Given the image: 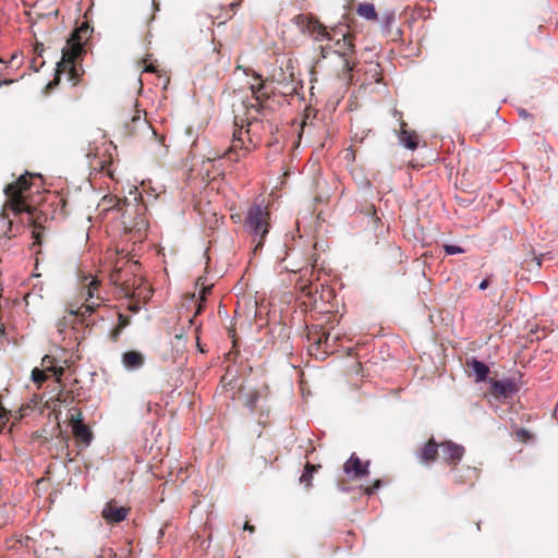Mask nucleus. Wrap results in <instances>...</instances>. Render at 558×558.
Here are the masks:
<instances>
[{
    "label": "nucleus",
    "mask_w": 558,
    "mask_h": 558,
    "mask_svg": "<svg viewBox=\"0 0 558 558\" xmlns=\"http://www.w3.org/2000/svg\"><path fill=\"white\" fill-rule=\"evenodd\" d=\"M242 3L243 0H233L230 4L220 8L219 13L211 14V16L215 21H219L218 25H222L235 15Z\"/></svg>",
    "instance_id": "obj_18"
},
{
    "label": "nucleus",
    "mask_w": 558,
    "mask_h": 558,
    "mask_svg": "<svg viewBox=\"0 0 558 558\" xmlns=\"http://www.w3.org/2000/svg\"><path fill=\"white\" fill-rule=\"evenodd\" d=\"M356 12L360 16L365 17L366 20H377V12L373 3H360L356 9Z\"/></svg>",
    "instance_id": "obj_26"
},
{
    "label": "nucleus",
    "mask_w": 558,
    "mask_h": 558,
    "mask_svg": "<svg viewBox=\"0 0 558 558\" xmlns=\"http://www.w3.org/2000/svg\"><path fill=\"white\" fill-rule=\"evenodd\" d=\"M489 284H490V280H489V278H486V279H484V280L480 283L478 288H480L481 290H485V289H487V288H488V286H489Z\"/></svg>",
    "instance_id": "obj_36"
},
{
    "label": "nucleus",
    "mask_w": 558,
    "mask_h": 558,
    "mask_svg": "<svg viewBox=\"0 0 558 558\" xmlns=\"http://www.w3.org/2000/svg\"><path fill=\"white\" fill-rule=\"evenodd\" d=\"M439 449L441 451L440 458L442 462L450 465L451 468L457 466L465 452L463 446L458 445L451 440L440 442Z\"/></svg>",
    "instance_id": "obj_10"
},
{
    "label": "nucleus",
    "mask_w": 558,
    "mask_h": 558,
    "mask_svg": "<svg viewBox=\"0 0 558 558\" xmlns=\"http://www.w3.org/2000/svg\"><path fill=\"white\" fill-rule=\"evenodd\" d=\"M369 462L363 463L361 459L353 453L349 460L344 463L343 470L348 475L353 477H362L368 475Z\"/></svg>",
    "instance_id": "obj_14"
},
{
    "label": "nucleus",
    "mask_w": 558,
    "mask_h": 558,
    "mask_svg": "<svg viewBox=\"0 0 558 558\" xmlns=\"http://www.w3.org/2000/svg\"><path fill=\"white\" fill-rule=\"evenodd\" d=\"M469 367L473 371L475 375V380L477 383L486 380L489 367L482 361H478L476 359H472L471 362L468 363Z\"/></svg>",
    "instance_id": "obj_23"
},
{
    "label": "nucleus",
    "mask_w": 558,
    "mask_h": 558,
    "mask_svg": "<svg viewBox=\"0 0 558 558\" xmlns=\"http://www.w3.org/2000/svg\"><path fill=\"white\" fill-rule=\"evenodd\" d=\"M324 331L325 329L318 325H313L308 328L307 339L310 341V351L316 356L319 355V350L322 348V337H325Z\"/></svg>",
    "instance_id": "obj_19"
},
{
    "label": "nucleus",
    "mask_w": 558,
    "mask_h": 558,
    "mask_svg": "<svg viewBox=\"0 0 558 558\" xmlns=\"http://www.w3.org/2000/svg\"><path fill=\"white\" fill-rule=\"evenodd\" d=\"M306 119H307V116H305V117H304V119H303V121H302V123H301L302 129H303V128H304V125L306 124Z\"/></svg>",
    "instance_id": "obj_40"
},
{
    "label": "nucleus",
    "mask_w": 558,
    "mask_h": 558,
    "mask_svg": "<svg viewBox=\"0 0 558 558\" xmlns=\"http://www.w3.org/2000/svg\"><path fill=\"white\" fill-rule=\"evenodd\" d=\"M0 62H3L1 58H0Z\"/></svg>",
    "instance_id": "obj_42"
},
{
    "label": "nucleus",
    "mask_w": 558,
    "mask_h": 558,
    "mask_svg": "<svg viewBox=\"0 0 558 558\" xmlns=\"http://www.w3.org/2000/svg\"><path fill=\"white\" fill-rule=\"evenodd\" d=\"M130 512V508L128 507H120L114 500H111L106 504V506L102 509V518L108 523H120L123 520L126 519L128 514Z\"/></svg>",
    "instance_id": "obj_12"
},
{
    "label": "nucleus",
    "mask_w": 558,
    "mask_h": 558,
    "mask_svg": "<svg viewBox=\"0 0 558 558\" xmlns=\"http://www.w3.org/2000/svg\"><path fill=\"white\" fill-rule=\"evenodd\" d=\"M136 193L132 201H123L121 207V220L124 231L134 234V240L140 241L148 228V220L146 218V206L138 201Z\"/></svg>",
    "instance_id": "obj_3"
},
{
    "label": "nucleus",
    "mask_w": 558,
    "mask_h": 558,
    "mask_svg": "<svg viewBox=\"0 0 558 558\" xmlns=\"http://www.w3.org/2000/svg\"><path fill=\"white\" fill-rule=\"evenodd\" d=\"M259 400V392L256 389L250 390L244 395V405L250 410L254 411Z\"/></svg>",
    "instance_id": "obj_29"
},
{
    "label": "nucleus",
    "mask_w": 558,
    "mask_h": 558,
    "mask_svg": "<svg viewBox=\"0 0 558 558\" xmlns=\"http://www.w3.org/2000/svg\"><path fill=\"white\" fill-rule=\"evenodd\" d=\"M318 468H320V465H315L307 462L305 465V471L300 477V482L304 484L306 487H311L313 473L316 472Z\"/></svg>",
    "instance_id": "obj_28"
},
{
    "label": "nucleus",
    "mask_w": 558,
    "mask_h": 558,
    "mask_svg": "<svg viewBox=\"0 0 558 558\" xmlns=\"http://www.w3.org/2000/svg\"><path fill=\"white\" fill-rule=\"evenodd\" d=\"M336 46L338 49L332 50L331 47L319 46L320 58L316 60V65L322 66L323 59L333 57L340 64V69L337 72L339 77L351 76V72L355 66V62L350 59V54L354 53L353 36L351 34H344L342 40H337Z\"/></svg>",
    "instance_id": "obj_4"
},
{
    "label": "nucleus",
    "mask_w": 558,
    "mask_h": 558,
    "mask_svg": "<svg viewBox=\"0 0 558 558\" xmlns=\"http://www.w3.org/2000/svg\"><path fill=\"white\" fill-rule=\"evenodd\" d=\"M44 51H45L44 44L36 43L34 46V53L37 54L38 57H40Z\"/></svg>",
    "instance_id": "obj_35"
},
{
    "label": "nucleus",
    "mask_w": 558,
    "mask_h": 558,
    "mask_svg": "<svg viewBox=\"0 0 558 558\" xmlns=\"http://www.w3.org/2000/svg\"><path fill=\"white\" fill-rule=\"evenodd\" d=\"M82 31V28L76 31L68 40V47L66 49H63L62 59L58 63L57 68L56 78L58 80L59 75L65 72L69 76V80L73 82V85H76L80 82V73L74 62L83 52V47L78 37V33Z\"/></svg>",
    "instance_id": "obj_6"
},
{
    "label": "nucleus",
    "mask_w": 558,
    "mask_h": 558,
    "mask_svg": "<svg viewBox=\"0 0 558 558\" xmlns=\"http://www.w3.org/2000/svg\"><path fill=\"white\" fill-rule=\"evenodd\" d=\"M317 279L315 277V268L312 266L311 269L303 270V274L296 281L295 287L305 295L311 296L313 293V281Z\"/></svg>",
    "instance_id": "obj_17"
},
{
    "label": "nucleus",
    "mask_w": 558,
    "mask_h": 558,
    "mask_svg": "<svg viewBox=\"0 0 558 558\" xmlns=\"http://www.w3.org/2000/svg\"><path fill=\"white\" fill-rule=\"evenodd\" d=\"M490 385V393L496 399L511 398L518 391V386L512 379H492Z\"/></svg>",
    "instance_id": "obj_11"
},
{
    "label": "nucleus",
    "mask_w": 558,
    "mask_h": 558,
    "mask_svg": "<svg viewBox=\"0 0 558 558\" xmlns=\"http://www.w3.org/2000/svg\"><path fill=\"white\" fill-rule=\"evenodd\" d=\"M36 174L25 172L21 174L14 182L4 187L7 201L3 206V211L0 214V235L11 238L12 221L7 215V210H11L14 215L26 213L29 215V220H35L34 215L36 208L27 203L28 193L32 187V180Z\"/></svg>",
    "instance_id": "obj_2"
},
{
    "label": "nucleus",
    "mask_w": 558,
    "mask_h": 558,
    "mask_svg": "<svg viewBox=\"0 0 558 558\" xmlns=\"http://www.w3.org/2000/svg\"><path fill=\"white\" fill-rule=\"evenodd\" d=\"M210 291H211V286L204 287L202 289V300H201V302L198 304V307H197V311L195 313L196 315L199 314L203 311V307H204L203 302H205L206 294L210 293Z\"/></svg>",
    "instance_id": "obj_33"
},
{
    "label": "nucleus",
    "mask_w": 558,
    "mask_h": 558,
    "mask_svg": "<svg viewBox=\"0 0 558 558\" xmlns=\"http://www.w3.org/2000/svg\"><path fill=\"white\" fill-rule=\"evenodd\" d=\"M236 70H242L245 75H248L250 72H252L254 81L250 84V89L255 102L242 101L241 108L243 110V114L238 113L234 109V130L232 133L231 145L223 153V156L233 162H239L256 149L257 144L251 136L250 126L253 122L267 117L269 111L268 100L274 93L260 74L240 64L236 65Z\"/></svg>",
    "instance_id": "obj_1"
},
{
    "label": "nucleus",
    "mask_w": 558,
    "mask_h": 558,
    "mask_svg": "<svg viewBox=\"0 0 558 558\" xmlns=\"http://www.w3.org/2000/svg\"><path fill=\"white\" fill-rule=\"evenodd\" d=\"M128 129L130 130V133L133 134L135 133V130L136 129H141V130H148L150 129V125L148 124V122L146 121V119H142L141 116H140V112H137L131 120V123L126 125Z\"/></svg>",
    "instance_id": "obj_27"
},
{
    "label": "nucleus",
    "mask_w": 558,
    "mask_h": 558,
    "mask_svg": "<svg viewBox=\"0 0 558 558\" xmlns=\"http://www.w3.org/2000/svg\"><path fill=\"white\" fill-rule=\"evenodd\" d=\"M100 287V282L97 279H92L86 287V299L85 303L78 306L76 310L71 308L70 314L81 318V322L84 323L86 316H89L95 312L97 307L101 305L104 299L98 294V289Z\"/></svg>",
    "instance_id": "obj_8"
},
{
    "label": "nucleus",
    "mask_w": 558,
    "mask_h": 558,
    "mask_svg": "<svg viewBox=\"0 0 558 558\" xmlns=\"http://www.w3.org/2000/svg\"><path fill=\"white\" fill-rule=\"evenodd\" d=\"M454 472V482L457 484H473L474 480L477 477V470L471 466H464L461 469H457V466L452 468Z\"/></svg>",
    "instance_id": "obj_20"
},
{
    "label": "nucleus",
    "mask_w": 558,
    "mask_h": 558,
    "mask_svg": "<svg viewBox=\"0 0 558 558\" xmlns=\"http://www.w3.org/2000/svg\"><path fill=\"white\" fill-rule=\"evenodd\" d=\"M145 70H146L147 72H155V69H154L151 65L146 66V69H145Z\"/></svg>",
    "instance_id": "obj_39"
},
{
    "label": "nucleus",
    "mask_w": 558,
    "mask_h": 558,
    "mask_svg": "<svg viewBox=\"0 0 558 558\" xmlns=\"http://www.w3.org/2000/svg\"><path fill=\"white\" fill-rule=\"evenodd\" d=\"M399 138L400 142L411 150L416 149L418 146V135L414 131L407 130L405 122H401Z\"/></svg>",
    "instance_id": "obj_21"
},
{
    "label": "nucleus",
    "mask_w": 558,
    "mask_h": 558,
    "mask_svg": "<svg viewBox=\"0 0 558 558\" xmlns=\"http://www.w3.org/2000/svg\"><path fill=\"white\" fill-rule=\"evenodd\" d=\"M244 530L248 531L250 533H254L255 532V526L251 525L248 522H245Z\"/></svg>",
    "instance_id": "obj_38"
},
{
    "label": "nucleus",
    "mask_w": 558,
    "mask_h": 558,
    "mask_svg": "<svg viewBox=\"0 0 558 558\" xmlns=\"http://www.w3.org/2000/svg\"><path fill=\"white\" fill-rule=\"evenodd\" d=\"M324 336L325 337H322V348L319 350V355L327 354V353L333 351V345L328 344V340L330 339V333L327 330H325Z\"/></svg>",
    "instance_id": "obj_31"
},
{
    "label": "nucleus",
    "mask_w": 558,
    "mask_h": 558,
    "mask_svg": "<svg viewBox=\"0 0 558 558\" xmlns=\"http://www.w3.org/2000/svg\"><path fill=\"white\" fill-rule=\"evenodd\" d=\"M438 449H439V445L435 441L434 438H430L420 449L417 457H418L420 461L425 464L435 462L439 456Z\"/></svg>",
    "instance_id": "obj_15"
},
{
    "label": "nucleus",
    "mask_w": 558,
    "mask_h": 558,
    "mask_svg": "<svg viewBox=\"0 0 558 558\" xmlns=\"http://www.w3.org/2000/svg\"><path fill=\"white\" fill-rule=\"evenodd\" d=\"M514 436L518 441L524 442V444L529 442L534 437L533 434L530 430H527L526 428H519L514 433Z\"/></svg>",
    "instance_id": "obj_30"
},
{
    "label": "nucleus",
    "mask_w": 558,
    "mask_h": 558,
    "mask_svg": "<svg viewBox=\"0 0 558 558\" xmlns=\"http://www.w3.org/2000/svg\"><path fill=\"white\" fill-rule=\"evenodd\" d=\"M269 219L270 214L267 207L260 204H253L248 208L244 225L250 233L254 235V252H257L264 245L265 238L269 232Z\"/></svg>",
    "instance_id": "obj_5"
},
{
    "label": "nucleus",
    "mask_w": 558,
    "mask_h": 558,
    "mask_svg": "<svg viewBox=\"0 0 558 558\" xmlns=\"http://www.w3.org/2000/svg\"><path fill=\"white\" fill-rule=\"evenodd\" d=\"M293 23L303 34L311 35L316 41H332L335 39L333 35L327 31V27L312 14H298L293 17Z\"/></svg>",
    "instance_id": "obj_7"
},
{
    "label": "nucleus",
    "mask_w": 558,
    "mask_h": 558,
    "mask_svg": "<svg viewBox=\"0 0 558 558\" xmlns=\"http://www.w3.org/2000/svg\"><path fill=\"white\" fill-rule=\"evenodd\" d=\"M122 362L128 369H138L144 365V356L137 351H128L123 354Z\"/></svg>",
    "instance_id": "obj_22"
},
{
    "label": "nucleus",
    "mask_w": 558,
    "mask_h": 558,
    "mask_svg": "<svg viewBox=\"0 0 558 558\" xmlns=\"http://www.w3.org/2000/svg\"><path fill=\"white\" fill-rule=\"evenodd\" d=\"M128 275H129V272L125 269H121V268L114 269L110 274L111 282L114 286L120 287L121 291L126 295L131 293V291L133 290L134 284H135V282H131L130 279L126 278Z\"/></svg>",
    "instance_id": "obj_16"
},
{
    "label": "nucleus",
    "mask_w": 558,
    "mask_h": 558,
    "mask_svg": "<svg viewBox=\"0 0 558 558\" xmlns=\"http://www.w3.org/2000/svg\"><path fill=\"white\" fill-rule=\"evenodd\" d=\"M69 424L72 428L74 438L85 446H88L93 439V433L90 428L83 423V413L78 408H72L70 410Z\"/></svg>",
    "instance_id": "obj_9"
},
{
    "label": "nucleus",
    "mask_w": 558,
    "mask_h": 558,
    "mask_svg": "<svg viewBox=\"0 0 558 558\" xmlns=\"http://www.w3.org/2000/svg\"><path fill=\"white\" fill-rule=\"evenodd\" d=\"M123 201L129 199L125 197L120 198L117 195H106L102 197L100 206L104 210L117 209L118 211H121V207L124 206Z\"/></svg>",
    "instance_id": "obj_24"
},
{
    "label": "nucleus",
    "mask_w": 558,
    "mask_h": 558,
    "mask_svg": "<svg viewBox=\"0 0 558 558\" xmlns=\"http://www.w3.org/2000/svg\"><path fill=\"white\" fill-rule=\"evenodd\" d=\"M14 83V80L8 78V80H1L0 78V86H7Z\"/></svg>",
    "instance_id": "obj_37"
},
{
    "label": "nucleus",
    "mask_w": 558,
    "mask_h": 558,
    "mask_svg": "<svg viewBox=\"0 0 558 558\" xmlns=\"http://www.w3.org/2000/svg\"><path fill=\"white\" fill-rule=\"evenodd\" d=\"M129 324H130V317L119 313L118 314V325L113 329H111V331L109 333L110 339L113 342L118 341L122 330L126 326H129Z\"/></svg>",
    "instance_id": "obj_25"
},
{
    "label": "nucleus",
    "mask_w": 558,
    "mask_h": 558,
    "mask_svg": "<svg viewBox=\"0 0 558 558\" xmlns=\"http://www.w3.org/2000/svg\"><path fill=\"white\" fill-rule=\"evenodd\" d=\"M52 361H53L52 357H50L49 355H46L43 359V366L45 367V371H41L38 368L33 369L32 379L34 383L41 385L44 381H46V379H47L46 371L51 372L57 378H60L63 375V372H64L63 368L51 365Z\"/></svg>",
    "instance_id": "obj_13"
},
{
    "label": "nucleus",
    "mask_w": 558,
    "mask_h": 558,
    "mask_svg": "<svg viewBox=\"0 0 558 558\" xmlns=\"http://www.w3.org/2000/svg\"><path fill=\"white\" fill-rule=\"evenodd\" d=\"M380 487H381V481H380V480H376V481L373 483V485L367 486V487L365 488L364 493H365L366 495H372V494H374V493H375L378 488H380Z\"/></svg>",
    "instance_id": "obj_34"
},
{
    "label": "nucleus",
    "mask_w": 558,
    "mask_h": 558,
    "mask_svg": "<svg viewBox=\"0 0 558 558\" xmlns=\"http://www.w3.org/2000/svg\"><path fill=\"white\" fill-rule=\"evenodd\" d=\"M336 340H337V338H333V340H332V345H333V343L336 342ZM328 344H331L330 339L328 340Z\"/></svg>",
    "instance_id": "obj_41"
},
{
    "label": "nucleus",
    "mask_w": 558,
    "mask_h": 558,
    "mask_svg": "<svg viewBox=\"0 0 558 558\" xmlns=\"http://www.w3.org/2000/svg\"><path fill=\"white\" fill-rule=\"evenodd\" d=\"M444 251L447 255L464 253V248H462L461 246H458V245H452V244H445Z\"/></svg>",
    "instance_id": "obj_32"
}]
</instances>
